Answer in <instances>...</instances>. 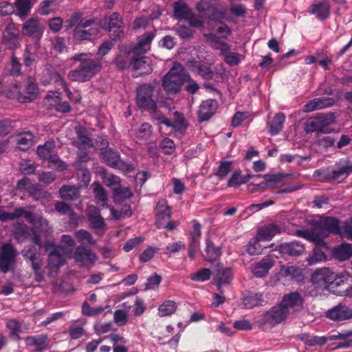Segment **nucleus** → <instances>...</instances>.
<instances>
[{
    "label": "nucleus",
    "mask_w": 352,
    "mask_h": 352,
    "mask_svg": "<svg viewBox=\"0 0 352 352\" xmlns=\"http://www.w3.org/2000/svg\"><path fill=\"white\" fill-rule=\"evenodd\" d=\"M74 258L76 261L81 263L82 264H84L85 261L93 264L98 259V256L94 252L82 245H79L76 248Z\"/></svg>",
    "instance_id": "c85d7f7f"
},
{
    "label": "nucleus",
    "mask_w": 352,
    "mask_h": 352,
    "mask_svg": "<svg viewBox=\"0 0 352 352\" xmlns=\"http://www.w3.org/2000/svg\"><path fill=\"white\" fill-rule=\"evenodd\" d=\"M85 19L82 16L80 12H75L65 21L66 26L67 28L78 27Z\"/></svg>",
    "instance_id": "680f3d73"
},
{
    "label": "nucleus",
    "mask_w": 352,
    "mask_h": 352,
    "mask_svg": "<svg viewBox=\"0 0 352 352\" xmlns=\"http://www.w3.org/2000/svg\"><path fill=\"white\" fill-rule=\"evenodd\" d=\"M263 295L261 293L250 294L243 298V305L246 309H252L261 305Z\"/></svg>",
    "instance_id": "09e8293b"
},
{
    "label": "nucleus",
    "mask_w": 352,
    "mask_h": 352,
    "mask_svg": "<svg viewBox=\"0 0 352 352\" xmlns=\"http://www.w3.org/2000/svg\"><path fill=\"white\" fill-rule=\"evenodd\" d=\"M333 272L329 268L316 270L311 275V282L319 287L328 289L329 283L332 282Z\"/></svg>",
    "instance_id": "aec40b11"
},
{
    "label": "nucleus",
    "mask_w": 352,
    "mask_h": 352,
    "mask_svg": "<svg viewBox=\"0 0 352 352\" xmlns=\"http://www.w3.org/2000/svg\"><path fill=\"white\" fill-rule=\"evenodd\" d=\"M177 309V305L173 300H166L158 309L159 316L164 317L173 314Z\"/></svg>",
    "instance_id": "3c124183"
},
{
    "label": "nucleus",
    "mask_w": 352,
    "mask_h": 352,
    "mask_svg": "<svg viewBox=\"0 0 352 352\" xmlns=\"http://www.w3.org/2000/svg\"><path fill=\"white\" fill-rule=\"evenodd\" d=\"M264 178V181L256 184L254 185V188L252 190V192L256 191L258 188H265L266 185H274L279 183L283 178V174H266L263 176Z\"/></svg>",
    "instance_id": "a18cd8bd"
},
{
    "label": "nucleus",
    "mask_w": 352,
    "mask_h": 352,
    "mask_svg": "<svg viewBox=\"0 0 352 352\" xmlns=\"http://www.w3.org/2000/svg\"><path fill=\"white\" fill-rule=\"evenodd\" d=\"M74 131L76 135L73 144L80 149H88L94 147V142L90 137L88 130L81 126L77 125L74 127Z\"/></svg>",
    "instance_id": "a211bd4d"
},
{
    "label": "nucleus",
    "mask_w": 352,
    "mask_h": 352,
    "mask_svg": "<svg viewBox=\"0 0 352 352\" xmlns=\"http://www.w3.org/2000/svg\"><path fill=\"white\" fill-rule=\"evenodd\" d=\"M74 61L80 62L79 66L68 74V77L72 81L87 82L90 80L102 67L99 59L91 58L90 54L79 53L71 58Z\"/></svg>",
    "instance_id": "f03ea898"
},
{
    "label": "nucleus",
    "mask_w": 352,
    "mask_h": 352,
    "mask_svg": "<svg viewBox=\"0 0 352 352\" xmlns=\"http://www.w3.org/2000/svg\"><path fill=\"white\" fill-rule=\"evenodd\" d=\"M107 30L113 41L124 36L122 17L118 12H113L110 15Z\"/></svg>",
    "instance_id": "6ab92c4d"
},
{
    "label": "nucleus",
    "mask_w": 352,
    "mask_h": 352,
    "mask_svg": "<svg viewBox=\"0 0 352 352\" xmlns=\"http://www.w3.org/2000/svg\"><path fill=\"white\" fill-rule=\"evenodd\" d=\"M44 32V26L40 20L36 17H31L25 21L21 28L22 34L36 39L38 43L42 38Z\"/></svg>",
    "instance_id": "ddd939ff"
},
{
    "label": "nucleus",
    "mask_w": 352,
    "mask_h": 352,
    "mask_svg": "<svg viewBox=\"0 0 352 352\" xmlns=\"http://www.w3.org/2000/svg\"><path fill=\"white\" fill-rule=\"evenodd\" d=\"M162 282L161 276L155 274L153 276H151L148 278L147 283L145 286V289H155L158 287V285Z\"/></svg>",
    "instance_id": "774afa93"
},
{
    "label": "nucleus",
    "mask_w": 352,
    "mask_h": 352,
    "mask_svg": "<svg viewBox=\"0 0 352 352\" xmlns=\"http://www.w3.org/2000/svg\"><path fill=\"white\" fill-rule=\"evenodd\" d=\"M59 194L62 199L66 201L76 200L80 196L79 190L69 185H64L59 190Z\"/></svg>",
    "instance_id": "37998d69"
},
{
    "label": "nucleus",
    "mask_w": 352,
    "mask_h": 352,
    "mask_svg": "<svg viewBox=\"0 0 352 352\" xmlns=\"http://www.w3.org/2000/svg\"><path fill=\"white\" fill-rule=\"evenodd\" d=\"M222 251L220 245H217L210 238L206 239V249L204 254V258L209 262L216 261L221 255Z\"/></svg>",
    "instance_id": "7c9ffc66"
},
{
    "label": "nucleus",
    "mask_w": 352,
    "mask_h": 352,
    "mask_svg": "<svg viewBox=\"0 0 352 352\" xmlns=\"http://www.w3.org/2000/svg\"><path fill=\"white\" fill-rule=\"evenodd\" d=\"M64 248L58 246L52 251L48 256V265L51 270H58L65 263L63 255Z\"/></svg>",
    "instance_id": "c756f323"
},
{
    "label": "nucleus",
    "mask_w": 352,
    "mask_h": 352,
    "mask_svg": "<svg viewBox=\"0 0 352 352\" xmlns=\"http://www.w3.org/2000/svg\"><path fill=\"white\" fill-rule=\"evenodd\" d=\"M87 217L91 228L95 230L96 234L99 236L103 235L106 224L104 218L100 214V209L96 206H89Z\"/></svg>",
    "instance_id": "f3484780"
},
{
    "label": "nucleus",
    "mask_w": 352,
    "mask_h": 352,
    "mask_svg": "<svg viewBox=\"0 0 352 352\" xmlns=\"http://www.w3.org/2000/svg\"><path fill=\"white\" fill-rule=\"evenodd\" d=\"M100 32V25L94 19H85L74 30V37L78 41H91Z\"/></svg>",
    "instance_id": "1a4fd4ad"
},
{
    "label": "nucleus",
    "mask_w": 352,
    "mask_h": 352,
    "mask_svg": "<svg viewBox=\"0 0 352 352\" xmlns=\"http://www.w3.org/2000/svg\"><path fill=\"white\" fill-rule=\"evenodd\" d=\"M232 162L225 161L221 162L217 168L216 175L221 179H223L232 170Z\"/></svg>",
    "instance_id": "13d9d810"
},
{
    "label": "nucleus",
    "mask_w": 352,
    "mask_h": 352,
    "mask_svg": "<svg viewBox=\"0 0 352 352\" xmlns=\"http://www.w3.org/2000/svg\"><path fill=\"white\" fill-rule=\"evenodd\" d=\"M102 178L105 185L109 187H111L115 185H119L120 183V177L113 174H108L107 173H104Z\"/></svg>",
    "instance_id": "69168bd1"
},
{
    "label": "nucleus",
    "mask_w": 352,
    "mask_h": 352,
    "mask_svg": "<svg viewBox=\"0 0 352 352\" xmlns=\"http://www.w3.org/2000/svg\"><path fill=\"white\" fill-rule=\"evenodd\" d=\"M333 256L340 261L349 259L352 256V245L346 243H342L336 247L332 250Z\"/></svg>",
    "instance_id": "c9c22d12"
},
{
    "label": "nucleus",
    "mask_w": 352,
    "mask_h": 352,
    "mask_svg": "<svg viewBox=\"0 0 352 352\" xmlns=\"http://www.w3.org/2000/svg\"><path fill=\"white\" fill-rule=\"evenodd\" d=\"M173 115L174 120L173 122L166 117H161L160 118L162 119L163 124L167 126H173L182 133H184L188 126V123L184 115L178 111H175Z\"/></svg>",
    "instance_id": "72a5a7b5"
},
{
    "label": "nucleus",
    "mask_w": 352,
    "mask_h": 352,
    "mask_svg": "<svg viewBox=\"0 0 352 352\" xmlns=\"http://www.w3.org/2000/svg\"><path fill=\"white\" fill-rule=\"evenodd\" d=\"M38 90L37 85L31 78L28 79L25 93L19 91V86L17 84H12L10 86V93L7 94L8 98H16L22 103L30 102L38 97Z\"/></svg>",
    "instance_id": "9d476101"
},
{
    "label": "nucleus",
    "mask_w": 352,
    "mask_h": 352,
    "mask_svg": "<svg viewBox=\"0 0 352 352\" xmlns=\"http://www.w3.org/2000/svg\"><path fill=\"white\" fill-rule=\"evenodd\" d=\"M76 237L79 242L87 241L89 245H94L96 241L93 239L91 233L85 230H79L76 232Z\"/></svg>",
    "instance_id": "bf43d9fd"
},
{
    "label": "nucleus",
    "mask_w": 352,
    "mask_h": 352,
    "mask_svg": "<svg viewBox=\"0 0 352 352\" xmlns=\"http://www.w3.org/2000/svg\"><path fill=\"white\" fill-rule=\"evenodd\" d=\"M34 228H32V236H31V241L34 244V246L36 248H41L42 247V243H41V239L40 234L38 232L37 230H39L40 232L43 231H47L49 228V225L47 224V227L46 228H41L39 227L38 225H33Z\"/></svg>",
    "instance_id": "4d7b16f0"
},
{
    "label": "nucleus",
    "mask_w": 352,
    "mask_h": 352,
    "mask_svg": "<svg viewBox=\"0 0 352 352\" xmlns=\"http://www.w3.org/2000/svg\"><path fill=\"white\" fill-rule=\"evenodd\" d=\"M197 11L206 19L220 22L226 17V12L217 0H200L195 5Z\"/></svg>",
    "instance_id": "423d86ee"
},
{
    "label": "nucleus",
    "mask_w": 352,
    "mask_h": 352,
    "mask_svg": "<svg viewBox=\"0 0 352 352\" xmlns=\"http://www.w3.org/2000/svg\"><path fill=\"white\" fill-rule=\"evenodd\" d=\"M336 122L334 113L319 114L309 119L305 124V131L308 133L320 132L329 133L333 131L329 126Z\"/></svg>",
    "instance_id": "6e6552de"
},
{
    "label": "nucleus",
    "mask_w": 352,
    "mask_h": 352,
    "mask_svg": "<svg viewBox=\"0 0 352 352\" xmlns=\"http://www.w3.org/2000/svg\"><path fill=\"white\" fill-rule=\"evenodd\" d=\"M19 252L10 243H3L0 248V271L4 274L13 270Z\"/></svg>",
    "instance_id": "9b49d317"
},
{
    "label": "nucleus",
    "mask_w": 352,
    "mask_h": 352,
    "mask_svg": "<svg viewBox=\"0 0 352 352\" xmlns=\"http://www.w3.org/2000/svg\"><path fill=\"white\" fill-rule=\"evenodd\" d=\"M19 33L15 24L11 19L7 20L3 31L2 43L9 49L16 48L19 45Z\"/></svg>",
    "instance_id": "2eb2a0df"
},
{
    "label": "nucleus",
    "mask_w": 352,
    "mask_h": 352,
    "mask_svg": "<svg viewBox=\"0 0 352 352\" xmlns=\"http://www.w3.org/2000/svg\"><path fill=\"white\" fill-rule=\"evenodd\" d=\"M157 214L155 225L157 228H164L166 223L170 219L171 210L166 205L165 201H158L157 206Z\"/></svg>",
    "instance_id": "5701e85b"
},
{
    "label": "nucleus",
    "mask_w": 352,
    "mask_h": 352,
    "mask_svg": "<svg viewBox=\"0 0 352 352\" xmlns=\"http://www.w3.org/2000/svg\"><path fill=\"white\" fill-rule=\"evenodd\" d=\"M334 100L332 98H314L303 107L305 112H311L316 109H323L333 105Z\"/></svg>",
    "instance_id": "4c0bfd02"
},
{
    "label": "nucleus",
    "mask_w": 352,
    "mask_h": 352,
    "mask_svg": "<svg viewBox=\"0 0 352 352\" xmlns=\"http://www.w3.org/2000/svg\"><path fill=\"white\" fill-rule=\"evenodd\" d=\"M94 147H95L96 150L100 151V154L113 153L112 151L109 148V142L102 138H99V140L96 141Z\"/></svg>",
    "instance_id": "e2e57ef3"
},
{
    "label": "nucleus",
    "mask_w": 352,
    "mask_h": 352,
    "mask_svg": "<svg viewBox=\"0 0 352 352\" xmlns=\"http://www.w3.org/2000/svg\"><path fill=\"white\" fill-rule=\"evenodd\" d=\"M232 278V271L229 267H223V265L218 263L215 266V285L220 290L224 284H229Z\"/></svg>",
    "instance_id": "cd10ccee"
},
{
    "label": "nucleus",
    "mask_w": 352,
    "mask_h": 352,
    "mask_svg": "<svg viewBox=\"0 0 352 352\" xmlns=\"http://www.w3.org/2000/svg\"><path fill=\"white\" fill-rule=\"evenodd\" d=\"M319 228L328 236L330 233L339 234L340 221L335 217H325L320 219Z\"/></svg>",
    "instance_id": "2f4dec72"
},
{
    "label": "nucleus",
    "mask_w": 352,
    "mask_h": 352,
    "mask_svg": "<svg viewBox=\"0 0 352 352\" xmlns=\"http://www.w3.org/2000/svg\"><path fill=\"white\" fill-rule=\"evenodd\" d=\"M155 86L151 83H144L136 89V104L143 110L156 113L157 103L153 99Z\"/></svg>",
    "instance_id": "0eeeda50"
},
{
    "label": "nucleus",
    "mask_w": 352,
    "mask_h": 352,
    "mask_svg": "<svg viewBox=\"0 0 352 352\" xmlns=\"http://www.w3.org/2000/svg\"><path fill=\"white\" fill-rule=\"evenodd\" d=\"M351 173H352V162L346 158L341 160L333 169H318L314 172V175L339 183L344 180Z\"/></svg>",
    "instance_id": "20e7f679"
},
{
    "label": "nucleus",
    "mask_w": 352,
    "mask_h": 352,
    "mask_svg": "<svg viewBox=\"0 0 352 352\" xmlns=\"http://www.w3.org/2000/svg\"><path fill=\"white\" fill-rule=\"evenodd\" d=\"M288 315V311L280 302L263 313L261 316L260 322L261 324H268L274 327L284 321Z\"/></svg>",
    "instance_id": "f8f14e48"
},
{
    "label": "nucleus",
    "mask_w": 352,
    "mask_h": 352,
    "mask_svg": "<svg viewBox=\"0 0 352 352\" xmlns=\"http://www.w3.org/2000/svg\"><path fill=\"white\" fill-rule=\"evenodd\" d=\"M189 78L188 73L181 64H175L162 78L164 89L170 94H176L181 91L182 86Z\"/></svg>",
    "instance_id": "7ed1b4c3"
},
{
    "label": "nucleus",
    "mask_w": 352,
    "mask_h": 352,
    "mask_svg": "<svg viewBox=\"0 0 352 352\" xmlns=\"http://www.w3.org/2000/svg\"><path fill=\"white\" fill-rule=\"evenodd\" d=\"M243 184H246V181L243 180L241 171H234L228 182V186L232 187Z\"/></svg>",
    "instance_id": "338daca9"
},
{
    "label": "nucleus",
    "mask_w": 352,
    "mask_h": 352,
    "mask_svg": "<svg viewBox=\"0 0 352 352\" xmlns=\"http://www.w3.org/2000/svg\"><path fill=\"white\" fill-rule=\"evenodd\" d=\"M29 236L28 228L25 224H18L14 231V236L17 241L24 240Z\"/></svg>",
    "instance_id": "052dcab7"
},
{
    "label": "nucleus",
    "mask_w": 352,
    "mask_h": 352,
    "mask_svg": "<svg viewBox=\"0 0 352 352\" xmlns=\"http://www.w3.org/2000/svg\"><path fill=\"white\" fill-rule=\"evenodd\" d=\"M41 248L34 245H26L21 251V254L25 260L30 262L31 267H37L38 265H43L44 261L41 256L40 250Z\"/></svg>",
    "instance_id": "412c9836"
},
{
    "label": "nucleus",
    "mask_w": 352,
    "mask_h": 352,
    "mask_svg": "<svg viewBox=\"0 0 352 352\" xmlns=\"http://www.w3.org/2000/svg\"><path fill=\"white\" fill-rule=\"evenodd\" d=\"M22 217L28 223L35 226L38 225L42 229L47 227V221L41 214L26 210L23 207L16 208L12 212L0 210V220L2 221L15 220Z\"/></svg>",
    "instance_id": "39448f33"
},
{
    "label": "nucleus",
    "mask_w": 352,
    "mask_h": 352,
    "mask_svg": "<svg viewBox=\"0 0 352 352\" xmlns=\"http://www.w3.org/2000/svg\"><path fill=\"white\" fill-rule=\"evenodd\" d=\"M133 192L129 188L119 186L113 189V197L116 203H121L130 199Z\"/></svg>",
    "instance_id": "49530a36"
},
{
    "label": "nucleus",
    "mask_w": 352,
    "mask_h": 352,
    "mask_svg": "<svg viewBox=\"0 0 352 352\" xmlns=\"http://www.w3.org/2000/svg\"><path fill=\"white\" fill-rule=\"evenodd\" d=\"M211 277V271L208 268H203L197 272L191 274L190 278L193 281L204 282L208 280Z\"/></svg>",
    "instance_id": "864d4df0"
},
{
    "label": "nucleus",
    "mask_w": 352,
    "mask_h": 352,
    "mask_svg": "<svg viewBox=\"0 0 352 352\" xmlns=\"http://www.w3.org/2000/svg\"><path fill=\"white\" fill-rule=\"evenodd\" d=\"M45 100L50 103V105L54 107L56 111L62 113H68L71 111L72 108L68 102H61L59 94L52 95L47 94L45 96Z\"/></svg>",
    "instance_id": "e433bc0d"
},
{
    "label": "nucleus",
    "mask_w": 352,
    "mask_h": 352,
    "mask_svg": "<svg viewBox=\"0 0 352 352\" xmlns=\"http://www.w3.org/2000/svg\"><path fill=\"white\" fill-rule=\"evenodd\" d=\"M104 161L111 168L130 173L134 169L131 163L124 162L120 155H102Z\"/></svg>",
    "instance_id": "a878e982"
},
{
    "label": "nucleus",
    "mask_w": 352,
    "mask_h": 352,
    "mask_svg": "<svg viewBox=\"0 0 352 352\" xmlns=\"http://www.w3.org/2000/svg\"><path fill=\"white\" fill-rule=\"evenodd\" d=\"M19 151L26 152L34 144V135L30 131H23L12 136Z\"/></svg>",
    "instance_id": "393cba45"
},
{
    "label": "nucleus",
    "mask_w": 352,
    "mask_h": 352,
    "mask_svg": "<svg viewBox=\"0 0 352 352\" xmlns=\"http://www.w3.org/2000/svg\"><path fill=\"white\" fill-rule=\"evenodd\" d=\"M6 327L10 331V335L15 340H19L21 337V324L15 319L9 320L6 323Z\"/></svg>",
    "instance_id": "603ef678"
},
{
    "label": "nucleus",
    "mask_w": 352,
    "mask_h": 352,
    "mask_svg": "<svg viewBox=\"0 0 352 352\" xmlns=\"http://www.w3.org/2000/svg\"><path fill=\"white\" fill-rule=\"evenodd\" d=\"M336 339L343 340L340 343L338 348H349L352 346V331H346L339 333L336 337Z\"/></svg>",
    "instance_id": "6e6d98bb"
},
{
    "label": "nucleus",
    "mask_w": 352,
    "mask_h": 352,
    "mask_svg": "<svg viewBox=\"0 0 352 352\" xmlns=\"http://www.w3.org/2000/svg\"><path fill=\"white\" fill-rule=\"evenodd\" d=\"M304 298L298 292H292L285 294L280 301L281 305L288 311L294 313L303 309Z\"/></svg>",
    "instance_id": "4468645a"
},
{
    "label": "nucleus",
    "mask_w": 352,
    "mask_h": 352,
    "mask_svg": "<svg viewBox=\"0 0 352 352\" xmlns=\"http://www.w3.org/2000/svg\"><path fill=\"white\" fill-rule=\"evenodd\" d=\"M297 235L314 243L317 245L324 244V239L327 236V234L323 232L319 228L313 232L298 230Z\"/></svg>",
    "instance_id": "473e14b6"
},
{
    "label": "nucleus",
    "mask_w": 352,
    "mask_h": 352,
    "mask_svg": "<svg viewBox=\"0 0 352 352\" xmlns=\"http://www.w3.org/2000/svg\"><path fill=\"white\" fill-rule=\"evenodd\" d=\"M173 16L175 19L181 21L186 20L192 12L189 6L183 2H175L173 5Z\"/></svg>",
    "instance_id": "79ce46f5"
},
{
    "label": "nucleus",
    "mask_w": 352,
    "mask_h": 352,
    "mask_svg": "<svg viewBox=\"0 0 352 352\" xmlns=\"http://www.w3.org/2000/svg\"><path fill=\"white\" fill-rule=\"evenodd\" d=\"M155 37L153 32H146L138 38V43L129 52L130 64L140 75L149 74L153 72L152 62L144 54L150 49Z\"/></svg>",
    "instance_id": "f257e3e1"
},
{
    "label": "nucleus",
    "mask_w": 352,
    "mask_h": 352,
    "mask_svg": "<svg viewBox=\"0 0 352 352\" xmlns=\"http://www.w3.org/2000/svg\"><path fill=\"white\" fill-rule=\"evenodd\" d=\"M25 343L28 346H36V351L41 352L48 349V337L46 334L30 336L25 338Z\"/></svg>",
    "instance_id": "f704fd0d"
},
{
    "label": "nucleus",
    "mask_w": 352,
    "mask_h": 352,
    "mask_svg": "<svg viewBox=\"0 0 352 352\" xmlns=\"http://www.w3.org/2000/svg\"><path fill=\"white\" fill-rule=\"evenodd\" d=\"M299 338L305 344L309 346H322L324 345L327 340V338L324 336H314L308 333L299 335Z\"/></svg>",
    "instance_id": "de8ad7c7"
},
{
    "label": "nucleus",
    "mask_w": 352,
    "mask_h": 352,
    "mask_svg": "<svg viewBox=\"0 0 352 352\" xmlns=\"http://www.w3.org/2000/svg\"><path fill=\"white\" fill-rule=\"evenodd\" d=\"M326 255L323 251L318 248H315L313 250L311 254H310L307 258V261L309 265H315L319 262L322 261H325Z\"/></svg>",
    "instance_id": "5fc2aeb1"
},
{
    "label": "nucleus",
    "mask_w": 352,
    "mask_h": 352,
    "mask_svg": "<svg viewBox=\"0 0 352 352\" xmlns=\"http://www.w3.org/2000/svg\"><path fill=\"white\" fill-rule=\"evenodd\" d=\"M56 144L54 140L47 141L44 144L37 147L36 154H47L54 152Z\"/></svg>",
    "instance_id": "0e129e2a"
},
{
    "label": "nucleus",
    "mask_w": 352,
    "mask_h": 352,
    "mask_svg": "<svg viewBox=\"0 0 352 352\" xmlns=\"http://www.w3.org/2000/svg\"><path fill=\"white\" fill-rule=\"evenodd\" d=\"M309 12L316 14L320 19H325L330 14V5L328 0H324L317 4L311 6Z\"/></svg>",
    "instance_id": "58836bf2"
},
{
    "label": "nucleus",
    "mask_w": 352,
    "mask_h": 352,
    "mask_svg": "<svg viewBox=\"0 0 352 352\" xmlns=\"http://www.w3.org/2000/svg\"><path fill=\"white\" fill-rule=\"evenodd\" d=\"M218 102L209 99L202 102L198 111V121L202 122L208 120L216 112Z\"/></svg>",
    "instance_id": "4be33fe9"
},
{
    "label": "nucleus",
    "mask_w": 352,
    "mask_h": 352,
    "mask_svg": "<svg viewBox=\"0 0 352 352\" xmlns=\"http://www.w3.org/2000/svg\"><path fill=\"white\" fill-rule=\"evenodd\" d=\"M278 250L282 256H298L301 255L305 250L304 245L299 241L285 243L278 246Z\"/></svg>",
    "instance_id": "b1692460"
},
{
    "label": "nucleus",
    "mask_w": 352,
    "mask_h": 352,
    "mask_svg": "<svg viewBox=\"0 0 352 352\" xmlns=\"http://www.w3.org/2000/svg\"><path fill=\"white\" fill-rule=\"evenodd\" d=\"M16 14L21 18H24L30 12L32 8L31 0H16L15 2Z\"/></svg>",
    "instance_id": "8fccbe9b"
},
{
    "label": "nucleus",
    "mask_w": 352,
    "mask_h": 352,
    "mask_svg": "<svg viewBox=\"0 0 352 352\" xmlns=\"http://www.w3.org/2000/svg\"><path fill=\"white\" fill-rule=\"evenodd\" d=\"M285 121V116L283 113H277L272 120L268 122L269 132L272 135L279 133L283 128Z\"/></svg>",
    "instance_id": "ea45409f"
},
{
    "label": "nucleus",
    "mask_w": 352,
    "mask_h": 352,
    "mask_svg": "<svg viewBox=\"0 0 352 352\" xmlns=\"http://www.w3.org/2000/svg\"><path fill=\"white\" fill-rule=\"evenodd\" d=\"M324 316L334 322H340L352 318V308L345 304L340 303L328 309Z\"/></svg>",
    "instance_id": "dca6fc26"
},
{
    "label": "nucleus",
    "mask_w": 352,
    "mask_h": 352,
    "mask_svg": "<svg viewBox=\"0 0 352 352\" xmlns=\"http://www.w3.org/2000/svg\"><path fill=\"white\" fill-rule=\"evenodd\" d=\"M91 186L97 204H100L102 207L107 206V195L102 184L95 182L91 184Z\"/></svg>",
    "instance_id": "a19ab883"
},
{
    "label": "nucleus",
    "mask_w": 352,
    "mask_h": 352,
    "mask_svg": "<svg viewBox=\"0 0 352 352\" xmlns=\"http://www.w3.org/2000/svg\"><path fill=\"white\" fill-rule=\"evenodd\" d=\"M275 261L270 256H265L260 261L254 263L252 272L258 278L266 276L269 270L274 265Z\"/></svg>",
    "instance_id": "bb28decb"
},
{
    "label": "nucleus",
    "mask_w": 352,
    "mask_h": 352,
    "mask_svg": "<svg viewBox=\"0 0 352 352\" xmlns=\"http://www.w3.org/2000/svg\"><path fill=\"white\" fill-rule=\"evenodd\" d=\"M280 232L278 226L274 224H270L261 228L258 230V235L260 239L265 241H270L276 234Z\"/></svg>",
    "instance_id": "c03bdc74"
}]
</instances>
